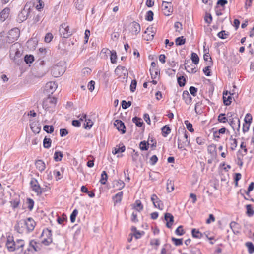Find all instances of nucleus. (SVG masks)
<instances>
[{"label":"nucleus","mask_w":254,"mask_h":254,"mask_svg":"<svg viewBox=\"0 0 254 254\" xmlns=\"http://www.w3.org/2000/svg\"><path fill=\"white\" fill-rule=\"evenodd\" d=\"M21 44L16 42L12 44L10 47V57L12 59L15 63L19 64V60H17L20 58L22 55V53L20 50Z\"/></svg>","instance_id":"obj_1"},{"label":"nucleus","mask_w":254,"mask_h":254,"mask_svg":"<svg viewBox=\"0 0 254 254\" xmlns=\"http://www.w3.org/2000/svg\"><path fill=\"white\" fill-rule=\"evenodd\" d=\"M178 133L182 134L183 136L181 138L178 139V148L182 150H186L185 147L189 146L190 145V139L188 138V133L185 129H179L178 130Z\"/></svg>","instance_id":"obj_2"},{"label":"nucleus","mask_w":254,"mask_h":254,"mask_svg":"<svg viewBox=\"0 0 254 254\" xmlns=\"http://www.w3.org/2000/svg\"><path fill=\"white\" fill-rule=\"evenodd\" d=\"M57 102V99L56 98L49 96L44 100L42 104L43 108L46 111L53 112L55 110Z\"/></svg>","instance_id":"obj_3"},{"label":"nucleus","mask_w":254,"mask_h":254,"mask_svg":"<svg viewBox=\"0 0 254 254\" xmlns=\"http://www.w3.org/2000/svg\"><path fill=\"white\" fill-rule=\"evenodd\" d=\"M227 115L228 118V121L229 120V123L232 128L234 130L237 129L239 131L240 127V121L239 119L238 118H236V120H234V118L233 117L234 113L232 112L228 113Z\"/></svg>","instance_id":"obj_4"},{"label":"nucleus","mask_w":254,"mask_h":254,"mask_svg":"<svg viewBox=\"0 0 254 254\" xmlns=\"http://www.w3.org/2000/svg\"><path fill=\"white\" fill-rule=\"evenodd\" d=\"M30 12V6H28L27 4H26L25 5L24 8L18 14L17 17V21L20 23L25 21L28 17Z\"/></svg>","instance_id":"obj_5"},{"label":"nucleus","mask_w":254,"mask_h":254,"mask_svg":"<svg viewBox=\"0 0 254 254\" xmlns=\"http://www.w3.org/2000/svg\"><path fill=\"white\" fill-rule=\"evenodd\" d=\"M30 184L32 190L36 193L37 195H41L43 192L45 191L43 188L41 187L37 180L34 178H32Z\"/></svg>","instance_id":"obj_6"},{"label":"nucleus","mask_w":254,"mask_h":254,"mask_svg":"<svg viewBox=\"0 0 254 254\" xmlns=\"http://www.w3.org/2000/svg\"><path fill=\"white\" fill-rule=\"evenodd\" d=\"M42 236L43 237H46V238H44L42 241V243L44 245L48 246L52 242V232L50 230L48 229L44 230Z\"/></svg>","instance_id":"obj_7"},{"label":"nucleus","mask_w":254,"mask_h":254,"mask_svg":"<svg viewBox=\"0 0 254 254\" xmlns=\"http://www.w3.org/2000/svg\"><path fill=\"white\" fill-rule=\"evenodd\" d=\"M65 72V68L61 65L56 64L54 65L51 70L52 75L55 77H58L63 75Z\"/></svg>","instance_id":"obj_8"},{"label":"nucleus","mask_w":254,"mask_h":254,"mask_svg":"<svg viewBox=\"0 0 254 254\" xmlns=\"http://www.w3.org/2000/svg\"><path fill=\"white\" fill-rule=\"evenodd\" d=\"M59 32L62 37L67 38L72 35L71 32L69 31V26L66 23H63L61 25Z\"/></svg>","instance_id":"obj_9"},{"label":"nucleus","mask_w":254,"mask_h":254,"mask_svg":"<svg viewBox=\"0 0 254 254\" xmlns=\"http://www.w3.org/2000/svg\"><path fill=\"white\" fill-rule=\"evenodd\" d=\"M5 245L9 252H13L15 250L16 243L12 236L9 235L7 237Z\"/></svg>","instance_id":"obj_10"},{"label":"nucleus","mask_w":254,"mask_h":254,"mask_svg":"<svg viewBox=\"0 0 254 254\" xmlns=\"http://www.w3.org/2000/svg\"><path fill=\"white\" fill-rule=\"evenodd\" d=\"M151 200L155 207L157 208L160 210H162L163 209V203L156 194H153L151 195Z\"/></svg>","instance_id":"obj_11"},{"label":"nucleus","mask_w":254,"mask_h":254,"mask_svg":"<svg viewBox=\"0 0 254 254\" xmlns=\"http://www.w3.org/2000/svg\"><path fill=\"white\" fill-rule=\"evenodd\" d=\"M140 29V24L135 21H133L129 24V31L132 34L136 35L138 34Z\"/></svg>","instance_id":"obj_12"},{"label":"nucleus","mask_w":254,"mask_h":254,"mask_svg":"<svg viewBox=\"0 0 254 254\" xmlns=\"http://www.w3.org/2000/svg\"><path fill=\"white\" fill-rule=\"evenodd\" d=\"M57 88V84L54 82H49L46 83L45 90L47 94H52Z\"/></svg>","instance_id":"obj_13"},{"label":"nucleus","mask_w":254,"mask_h":254,"mask_svg":"<svg viewBox=\"0 0 254 254\" xmlns=\"http://www.w3.org/2000/svg\"><path fill=\"white\" fill-rule=\"evenodd\" d=\"M24 222L28 231L30 232L34 230L36 223L32 218L29 217L27 220H24Z\"/></svg>","instance_id":"obj_14"},{"label":"nucleus","mask_w":254,"mask_h":254,"mask_svg":"<svg viewBox=\"0 0 254 254\" xmlns=\"http://www.w3.org/2000/svg\"><path fill=\"white\" fill-rule=\"evenodd\" d=\"M164 219L166 221V227L171 228L174 221L173 215L169 213H166L164 215Z\"/></svg>","instance_id":"obj_15"},{"label":"nucleus","mask_w":254,"mask_h":254,"mask_svg":"<svg viewBox=\"0 0 254 254\" xmlns=\"http://www.w3.org/2000/svg\"><path fill=\"white\" fill-rule=\"evenodd\" d=\"M162 10L165 15L169 16L172 12V9L171 6V3L163 1L162 3Z\"/></svg>","instance_id":"obj_16"},{"label":"nucleus","mask_w":254,"mask_h":254,"mask_svg":"<svg viewBox=\"0 0 254 254\" xmlns=\"http://www.w3.org/2000/svg\"><path fill=\"white\" fill-rule=\"evenodd\" d=\"M114 125L116 127L117 129L121 132L122 134L126 132V127L124 123L120 120H116L114 123Z\"/></svg>","instance_id":"obj_17"},{"label":"nucleus","mask_w":254,"mask_h":254,"mask_svg":"<svg viewBox=\"0 0 254 254\" xmlns=\"http://www.w3.org/2000/svg\"><path fill=\"white\" fill-rule=\"evenodd\" d=\"M40 244L37 243L34 240H31L29 242V248H30V252L31 253H33L34 252H37L39 251L40 248Z\"/></svg>","instance_id":"obj_18"},{"label":"nucleus","mask_w":254,"mask_h":254,"mask_svg":"<svg viewBox=\"0 0 254 254\" xmlns=\"http://www.w3.org/2000/svg\"><path fill=\"white\" fill-rule=\"evenodd\" d=\"M25 227L24 220L22 219L19 221H17L16 225H15V230L19 233L23 232Z\"/></svg>","instance_id":"obj_19"},{"label":"nucleus","mask_w":254,"mask_h":254,"mask_svg":"<svg viewBox=\"0 0 254 254\" xmlns=\"http://www.w3.org/2000/svg\"><path fill=\"white\" fill-rule=\"evenodd\" d=\"M10 9L5 8L2 10L0 13V20L2 22L4 21L9 16Z\"/></svg>","instance_id":"obj_20"},{"label":"nucleus","mask_w":254,"mask_h":254,"mask_svg":"<svg viewBox=\"0 0 254 254\" xmlns=\"http://www.w3.org/2000/svg\"><path fill=\"white\" fill-rule=\"evenodd\" d=\"M183 99L187 105L190 104L192 101V98L188 91H184L182 94Z\"/></svg>","instance_id":"obj_21"},{"label":"nucleus","mask_w":254,"mask_h":254,"mask_svg":"<svg viewBox=\"0 0 254 254\" xmlns=\"http://www.w3.org/2000/svg\"><path fill=\"white\" fill-rule=\"evenodd\" d=\"M36 167L40 172L43 171L46 168L45 163L41 160H38L35 162Z\"/></svg>","instance_id":"obj_22"},{"label":"nucleus","mask_w":254,"mask_h":254,"mask_svg":"<svg viewBox=\"0 0 254 254\" xmlns=\"http://www.w3.org/2000/svg\"><path fill=\"white\" fill-rule=\"evenodd\" d=\"M228 95V91H226V93H223V103L226 106H229L231 104L232 101V97L231 95H229L227 97H226V95Z\"/></svg>","instance_id":"obj_23"},{"label":"nucleus","mask_w":254,"mask_h":254,"mask_svg":"<svg viewBox=\"0 0 254 254\" xmlns=\"http://www.w3.org/2000/svg\"><path fill=\"white\" fill-rule=\"evenodd\" d=\"M8 34L11 36V37L17 40L19 36V31L18 28H14L10 30L8 32Z\"/></svg>","instance_id":"obj_24"},{"label":"nucleus","mask_w":254,"mask_h":254,"mask_svg":"<svg viewBox=\"0 0 254 254\" xmlns=\"http://www.w3.org/2000/svg\"><path fill=\"white\" fill-rule=\"evenodd\" d=\"M230 227L235 234L239 233V225L235 222H232L230 224Z\"/></svg>","instance_id":"obj_25"},{"label":"nucleus","mask_w":254,"mask_h":254,"mask_svg":"<svg viewBox=\"0 0 254 254\" xmlns=\"http://www.w3.org/2000/svg\"><path fill=\"white\" fill-rule=\"evenodd\" d=\"M123 195L122 191L119 192L113 197L115 203H119L121 201Z\"/></svg>","instance_id":"obj_26"},{"label":"nucleus","mask_w":254,"mask_h":254,"mask_svg":"<svg viewBox=\"0 0 254 254\" xmlns=\"http://www.w3.org/2000/svg\"><path fill=\"white\" fill-rule=\"evenodd\" d=\"M81 191L82 192L88 194V196L91 198H93L95 196L94 192H93V191H89L88 189L84 186H82L81 187Z\"/></svg>","instance_id":"obj_27"},{"label":"nucleus","mask_w":254,"mask_h":254,"mask_svg":"<svg viewBox=\"0 0 254 254\" xmlns=\"http://www.w3.org/2000/svg\"><path fill=\"white\" fill-rule=\"evenodd\" d=\"M191 234L192 237L195 238H201L203 237V234L198 230L196 229H192Z\"/></svg>","instance_id":"obj_28"},{"label":"nucleus","mask_w":254,"mask_h":254,"mask_svg":"<svg viewBox=\"0 0 254 254\" xmlns=\"http://www.w3.org/2000/svg\"><path fill=\"white\" fill-rule=\"evenodd\" d=\"M134 208L138 212H140L143 209V206L139 200H137L134 204Z\"/></svg>","instance_id":"obj_29"},{"label":"nucleus","mask_w":254,"mask_h":254,"mask_svg":"<svg viewBox=\"0 0 254 254\" xmlns=\"http://www.w3.org/2000/svg\"><path fill=\"white\" fill-rule=\"evenodd\" d=\"M161 130L162 135L164 137H166L171 132V129L167 125L163 126Z\"/></svg>","instance_id":"obj_30"},{"label":"nucleus","mask_w":254,"mask_h":254,"mask_svg":"<svg viewBox=\"0 0 254 254\" xmlns=\"http://www.w3.org/2000/svg\"><path fill=\"white\" fill-rule=\"evenodd\" d=\"M166 189L168 192H170L174 190V183L172 180H167Z\"/></svg>","instance_id":"obj_31"},{"label":"nucleus","mask_w":254,"mask_h":254,"mask_svg":"<svg viewBox=\"0 0 254 254\" xmlns=\"http://www.w3.org/2000/svg\"><path fill=\"white\" fill-rule=\"evenodd\" d=\"M149 71L152 79H155L156 76L160 74V70L157 68H150Z\"/></svg>","instance_id":"obj_32"},{"label":"nucleus","mask_w":254,"mask_h":254,"mask_svg":"<svg viewBox=\"0 0 254 254\" xmlns=\"http://www.w3.org/2000/svg\"><path fill=\"white\" fill-rule=\"evenodd\" d=\"M15 250H18L21 249V251H22V248L24 246V241L22 239H18L15 242Z\"/></svg>","instance_id":"obj_33"},{"label":"nucleus","mask_w":254,"mask_h":254,"mask_svg":"<svg viewBox=\"0 0 254 254\" xmlns=\"http://www.w3.org/2000/svg\"><path fill=\"white\" fill-rule=\"evenodd\" d=\"M132 122L138 127H141L143 124L142 119L137 117L133 118Z\"/></svg>","instance_id":"obj_34"},{"label":"nucleus","mask_w":254,"mask_h":254,"mask_svg":"<svg viewBox=\"0 0 254 254\" xmlns=\"http://www.w3.org/2000/svg\"><path fill=\"white\" fill-rule=\"evenodd\" d=\"M191 60L193 63L197 64L199 61V58L196 53L192 52L191 55Z\"/></svg>","instance_id":"obj_35"},{"label":"nucleus","mask_w":254,"mask_h":254,"mask_svg":"<svg viewBox=\"0 0 254 254\" xmlns=\"http://www.w3.org/2000/svg\"><path fill=\"white\" fill-rule=\"evenodd\" d=\"M93 125V122L91 119H87V121H85L83 127L86 129H90Z\"/></svg>","instance_id":"obj_36"},{"label":"nucleus","mask_w":254,"mask_h":254,"mask_svg":"<svg viewBox=\"0 0 254 254\" xmlns=\"http://www.w3.org/2000/svg\"><path fill=\"white\" fill-rule=\"evenodd\" d=\"M63 157V154L61 151H56L54 153V159L55 161H60Z\"/></svg>","instance_id":"obj_37"},{"label":"nucleus","mask_w":254,"mask_h":254,"mask_svg":"<svg viewBox=\"0 0 254 254\" xmlns=\"http://www.w3.org/2000/svg\"><path fill=\"white\" fill-rule=\"evenodd\" d=\"M108 179V175L105 171H103L101 174V179L100 180V183L102 184L105 185Z\"/></svg>","instance_id":"obj_38"},{"label":"nucleus","mask_w":254,"mask_h":254,"mask_svg":"<svg viewBox=\"0 0 254 254\" xmlns=\"http://www.w3.org/2000/svg\"><path fill=\"white\" fill-rule=\"evenodd\" d=\"M177 81L180 87H184L186 82V78L184 76H180L177 78Z\"/></svg>","instance_id":"obj_39"},{"label":"nucleus","mask_w":254,"mask_h":254,"mask_svg":"<svg viewBox=\"0 0 254 254\" xmlns=\"http://www.w3.org/2000/svg\"><path fill=\"white\" fill-rule=\"evenodd\" d=\"M52 141L49 138L45 137L43 140V146L45 148H49L51 145Z\"/></svg>","instance_id":"obj_40"},{"label":"nucleus","mask_w":254,"mask_h":254,"mask_svg":"<svg viewBox=\"0 0 254 254\" xmlns=\"http://www.w3.org/2000/svg\"><path fill=\"white\" fill-rule=\"evenodd\" d=\"M149 144L147 141H141L139 144V148L141 150H147L149 148Z\"/></svg>","instance_id":"obj_41"},{"label":"nucleus","mask_w":254,"mask_h":254,"mask_svg":"<svg viewBox=\"0 0 254 254\" xmlns=\"http://www.w3.org/2000/svg\"><path fill=\"white\" fill-rule=\"evenodd\" d=\"M4 35H5V33L4 32H1L0 33V48L2 47H6Z\"/></svg>","instance_id":"obj_42"},{"label":"nucleus","mask_w":254,"mask_h":254,"mask_svg":"<svg viewBox=\"0 0 254 254\" xmlns=\"http://www.w3.org/2000/svg\"><path fill=\"white\" fill-rule=\"evenodd\" d=\"M186 42V39L183 36H181L177 38L175 40L176 45L181 46L184 44Z\"/></svg>","instance_id":"obj_43"},{"label":"nucleus","mask_w":254,"mask_h":254,"mask_svg":"<svg viewBox=\"0 0 254 254\" xmlns=\"http://www.w3.org/2000/svg\"><path fill=\"white\" fill-rule=\"evenodd\" d=\"M229 34V33L228 32H226L224 30H222L217 34V36L220 39H225L227 38Z\"/></svg>","instance_id":"obj_44"},{"label":"nucleus","mask_w":254,"mask_h":254,"mask_svg":"<svg viewBox=\"0 0 254 254\" xmlns=\"http://www.w3.org/2000/svg\"><path fill=\"white\" fill-rule=\"evenodd\" d=\"M151 33V35L150 33H148V35L149 36V38L147 39V40L149 39H152L154 37V35L155 34V32L154 31V28L153 27H149L147 28L146 30L145 31V33Z\"/></svg>","instance_id":"obj_45"},{"label":"nucleus","mask_w":254,"mask_h":254,"mask_svg":"<svg viewBox=\"0 0 254 254\" xmlns=\"http://www.w3.org/2000/svg\"><path fill=\"white\" fill-rule=\"evenodd\" d=\"M37 43L36 41L31 39L27 42V45L28 48L35 49L37 45Z\"/></svg>","instance_id":"obj_46"},{"label":"nucleus","mask_w":254,"mask_h":254,"mask_svg":"<svg viewBox=\"0 0 254 254\" xmlns=\"http://www.w3.org/2000/svg\"><path fill=\"white\" fill-rule=\"evenodd\" d=\"M114 186L117 188L118 190H121L125 187V183L123 181L119 180L116 181Z\"/></svg>","instance_id":"obj_47"},{"label":"nucleus","mask_w":254,"mask_h":254,"mask_svg":"<svg viewBox=\"0 0 254 254\" xmlns=\"http://www.w3.org/2000/svg\"><path fill=\"white\" fill-rule=\"evenodd\" d=\"M34 60V58L33 55H26L24 57V61L26 64H31L32 63Z\"/></svg>","instance_id":"obj_48"},{"label":"nucleus","mask_w":254,"mask_h":254,"mask_svg":"<svg viewBox=\"0 0 254 254\" xmlns=\"http://www.w3.org/2000/svg\"><path fill=\"white\" fill-rule=\"evenodd\" d=\"M4 40L5 42V45L7 43L10 44L14 42L16 40L11 37L8 34L7 35H4Z\"/></svg>","instance_id":"obj_49"},{"label":"nucleus","mask_w":254,"mask_h":254,"mask_svg":"<svg viewBox=\"0 0 254 254\" xmlns=\"http://www.w3.org/2000/svg\"><path fill=\"white\" fill-rule=\"evenodd\" d=\"M131 156H132V161L136 163H137L138 156H139V153L138 152H136L134 149H132V152L131 153Z\"/></svg>","instance_id":"obj_50"},{"label":"nucleus","mask_w":254,"mask_h":254,"mask_svg":"<svg viewBox=\"0 0 254 254\" xmlns=\"http://www.w3.org/2000/svg\"><path fill=\"white\" fill-rule=\"evenodd\" d=\"M218 120L219 122L225 123L228 121V118L225 117V114L221 113L218 116Z\"/></svg>","instance_id":"obj_51"},{"label":"nucleus","mask_w":254,"mask_h":254,"mask_svg":"<svg viewBox=\"0 0 254 254\" xmlns=\"http://www.w3.org/2000/svg\"><path fill=\"white\" fill-rule=\"evenodd\" d=\"M247 209V214L248 216L251 217L254 214V211L252 209V206L250 204H248L246 205Z\"/></svg>","instance_id":"obj_52"},{"label":"nucleus","mask_w":254,"mask_h":254,"mask_svg":"<svg viewBox=\"0 0 254 254\" xmlns=\"http://www.w3.org/2000/svg\"><path fill=\"white\" fill-rule=\"evenodd\" d=\"M43 130L48 133H52L54 131V127L52 126L45 125L43 127Z\"/></svg>","instance_id":"obj_53"},{"label":"nucleus","mask_w":254,"mask_h":254,"mask_svg":"<svg viewBox=\"0 0 254 254\" xmlns=\"http://www.w3.org/2000/svg\"><path fill=\"white\" fill-rule=\"evenodd\" d=\"M230 140L231 141L230 143L231 149L232 150H234L237 146V141L236 139H233L232 136L230 138Z\"/></svg>","instance_id":"obj_54"},{"label":"nucleus","mask_w":254,"mask_h":254,"mask_svg":"<svg viewBox=\"0 0 254 254\" xmlns=\"http://www.w3.org/2000/svg\"><path fill=\"white\" fill-rule=\"evenodd\" d=\"M154 13L151 10L148 11L145 16V20L148 21H151L153 19Z\"/></svg>","instance_id":"obj_55"},{"label":"nucleus","mask_w":254,"mask_h":254,"mask_svg":"<svg viewBox=\"0 0 254 254\" xmlns=\"http://www.w3.org/2000/svg\"><path fill=\"white\" fill-rule=\"evenodd\" d=\"M246 245L248 249V251L250 253L252 254L254 252V245L252 242H247Z\"/></svg>","instance_id":"obj_56"},{"label":"nucleus","mask_w":254,"mask_h":254,"mask_svg":"<svg viewBox=\"0 0 254 254\" xmlns=\"http://www.w3.org/2000/svg\"><path fill=\"white\" fill-rule=\"evenodd\" d=\"M185 232L182 226H179L176 230L175 233L177 235L182 236L185 234Z\"/></svg>","instance_id":"obj_57"},{"label":"nucleus","mask_w":254,"mask_h":254,"mask_svg":"<svg viewBox=\"0 0 254 254\" xmlns=\"http://www.w3.org/2000/svg\"><path fill=\"white\" fill-rule=\"evenodd\" d=\"M78 214V211L77 209H74L70 217V221L71 223H74L75 221L76 217Z\"/></svg>","instance_id":"obj_58"},{"label":"nucleus","mask_w":254,"mask_h":254,"mask_svg":"<svg viewBox=\"0 0 254 254\" xmlns=\"http://www.w3.org/2000/svg\"><path fill=\"white\" fill-rule=\"evenodd\" d=\"M75 6L77 9L79 10H82L84 7L82 0H77L75 3Z\"/></svg>","instance_id":"obj_59"},{"label":"nucleus","mask_w":254,"mask_h":254,"mask_svg":"<svg viewBox=\"0 0 254 254\" xmlns=\"http://www.w3.org/2000/svg\"><path fill=\"white\" fill-rule=\"evenodd\" d=\"M122 107L123 109H126L129 107L131 105V101H128L127 102L125 100H123L121 103Z\"/></svg>","instance_id":"obj_60"},{"label":"nucleus","mask_w":254,"mask_h":254,"mask_svg":"<svg viewBox=\"0 0 254 254\" xmlns=\"http://www.w3.org/2000/svg\"><path fill=\"white\" fill-rule=\"evenodd\" d=\"M241 150H239L238 151V154H237V160H238V162H237V164L240 166V167H242L243 165V156H240L239 155L240 153H241Z\"/></svg>","instance_id":"obj_61"},{"label":"nucleus","mask_w":254,"mask_h":254,"mask_svg":"<svg viewBox=\"0 0 254 254\" xmlns=\"http://www.w3.org/2000/svg\"><path fill=\"white\" fill-rule=\"evenodd\" d=\"M171 239L176 246H180L183 244L182 239H177L174 237H172Z\"/></svg>","instance_id":"obj_62"},{"label":"nucleus","mask_w":254,"mask_h":254,"mask_svg":"<svg viewBox=\"0 0 254 254\" xmlns=\"http://www.w3.org/2000/svg\"><path fill=\"white\" fill-rule=\"evenodd\" d=\"M27 203L28 204V208L30 210H31L33 208L34 201L31 198H27Z\"/></svg>","instance_id":"obj_63"},{"label":"nucleus","mask_w":254,"mask_h":254,"mask_svg":"<svg viewBox=\"0 0 254 254\" xmlns=\"http://www.w3.org/2000/svg\"><path fill=\"white\" fill-rule=\"evenodd\" d=\"M185 124L186 125L187 128L188 130H189L191 132L194 131L192 125L191 123H190L188 120L185 121Z\"/></svg>","instance_id":"obj_64"}]
</instances>
